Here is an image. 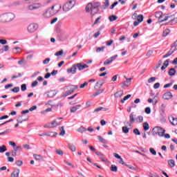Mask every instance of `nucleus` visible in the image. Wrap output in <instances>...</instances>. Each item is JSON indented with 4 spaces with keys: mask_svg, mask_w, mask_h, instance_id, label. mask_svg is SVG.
Here are the masks:
<instances>
[{
    "mask_svg": "<svg viewBox=\"0 0 177 177\" xmlns=\"http://www.w3.org/2000/svg\"><path fill=\"white\" fill-rule=\"evenodd\" d=\"M100 3L95 2V3H88L86 6V12L87 13L91 12V16H95V15H97L100 12Z\"/></svg>",
    "mask_w": 177,
    "mask_h": 177,
    "instance_id": "f257e3e1",
    "label": "nucleus"
},
{
    "mask_svg": "<svg viewBox=\"0 0 177 177\" xmlns=\"http://www.w3.org/2000/svg\"><path fill=\"white\" fill-rule=\"evenodd\" d=\"M16 16L12 12H6L0 15V22L1 23H8L12 21Z\"/></svg>",
    "mask_w": 177,
    "mask_h": 177,
    "instance_id": "f03ea898",
    "label": "nucleus"
},
{
    "mask_svg": "<svg viewBox=\"0 0 177 177\" xmlns=\"http://www.w3.org/2000/svg\"><path fill=\"white\" fill-rule=\"evenodd\" d=\"M56 15V12H55V6H53L52 7L47 8L43 13H42V17H45L46 19H48L49 17H52V16H55Z\"/></svg>",
    "mask_w": 177,
    "mask_h": 177,
    "instance_id": "7ed1b4c3",
    "label": "nucleus"
},
{
    "mask_svg": "<svg viewBox=\"0 0 177 177\" xmlns=\"http://www.w3.org/2000/svg\"><path fill=\"white\" fill-rule=\"evenodd\" d=\"M165 133V129H162L160 127H155L152 129L153 136H156V135H158V136H160L161 138V137L164 136Z\"/></svg>",
    "mask_w": 177,
    "mask_h": 177,
    "instance_id": "20e7f679",
    "label": "nucleus"
},
{
    "mask_svg": "<svg viewBox=\"0 0 177 177\" xmlns=\"http://www.w3.org/2000/svg\"><path fill=\"white\" fill-rule=\"evenodd\" d=\"M74 6H75V1H69L63 6V12H69V10H71Z\"/></svg>",
    "mask_w": 177,
    "mask_h": 177,
    "instance_id": "39448f33",
    "label": "nucleus"
},
{
    "mask_svg": "<svg viewBox=\"0 0 177 177\" xmlns=\"http://www.w3.org/2000/svg\"><path fill=\"white\" fill-rule=\"evenodd\" d=\"M66 89L68 90L66 91L65 95H64L65 97L66 96H68L71 95V93H74L77 89H78V86L77 85H69L66 86Z\"/></svg>",
    "mask_w": 177,
    "mask_h": 177,
    "instance_id": "423d86ee",
    "label": "nucleus"
},
{
    "mask_svg": "<svg viewBox=\"0 0 177 177\" xmlns=\"http://www.w3.org/2000/svg\"><path fill=\"white\" fill-rule=\"evenodd\" d=\"M167 107V104H162L161 106H160V115L163 120V121H165V117H166V114H165V109Z\"/></svg>",
    "mask_w": 177,
    "mask_h": 177,
    "instance_id": "0eeeda50",
    "label": "nucleus"
},
{
    "mask_svg": "<svg viewBox=\"0 0 177 177\" xmlns=\"http://www.w3.org/2000/svg\"><path fill=\"white\" fill-rule=\"evenodd\" d=\"M38 30V24H30L28 26V32H35L36 30Z\"/></svg>",
    "mask_w": 177,
    "mask_h": 177,
    "instance_id": "6e6552de",
    "label": "nucleus"
},
{
    "mask_svg": "<svg viewBox=\"0 0 177 177\" xmlns=\"http://www.w3.org/2000/svg\"><path fill=\"white\" fill-rule=\"evenodd\" d=\"M143 19H144L143 15H139L138 16V19H137V21H135L133 22V26H134V27H136V26H139L140 23H142V21H143Z\"/></svg>",
    "mask_w": 177,
    "mask_h": 177,
    "instance_id": "1a4fd4ad",
    "label": "nucleus"
},
{
    "mask_svg": "<svg viewBox=\"0 0 177 177\" xmlns=\"http://www.w3.org/2000/svg\"><path fill=\"white\" fill-rule=\"evenodd\" d=\"M76 67L78 68L79 71H82V70H84V68H88L89 66L84 63H78L76 64Z\"/></svg>",
    "mask_w": 177,
    "mask_h": 177,
    "instance_id": "9d476101",
    "label": "nucleus"
},
{
    "mask_svg": "<svg viewBox=\"0 0 177 177\" xmlns=\"http://www.w3.org/2000/svg\"><path fill=\"white\" fill-rule=\"evenodd\" d=\"M77 64L73 65L71 68L67 69L68 74H71V73L72 74H75L77 73Z\"/></svg>",
    "mask_w": 177,
    "mask_h": 177,
    "instance_id": "9b49d317",
    "label": "nucleus"
},
{
    "mask_svg": "<svg viewBox=\"0 0 177 177\" xmlns=\"http://www.w3.org/2000/svg\"><path fill=\"white\" fill-rule=\"evenodd\" d=\"M59 125H60V123L58 124L56 121H53L51 123L44 126V128H55Z\"/></svg>",
    "mask_w": 177,
    "mask_h": 177,
    "instance_id": "f8f14e48",
    "label": "nucleus"
},
{
    "mask_svg": "<svg viewBox=\"0 0 177 177\" xmlns=\"http://www.w3.org/2000/svg\"><path fill=\"white\" fill-rule=\"evenodd\" d=\"M173 95L172 93L171 92H167L163 95V99H165V100H169V99H172Z\"/></svg>",
    "mask_w": 177,
    "mask_h": 177,
    "instance_id": "ddd939ff",
    "label": "nucleus"
},
{
    "mask_svg": "<svg viewBox=\"0 0 177 177\" xmlns=\"http://www.w3.org/2000/svg\"><path fill=\"white\" fill-rule=\"evenodd\" d=\"M131 81H132V78H126V81L123 82L122 88H124V86H129V85H131Z\"/></svg>",
    "mask_w": 177,
    "mask_h": 177,
    "instance_id": "4468645a",
    "label": "nucleus"
},
{
    "mask_svg": "<svg viewBox=\"0 0 177 177\" xmlns=\"http://www.w3.org/2000/svg\"><path fill=\"white\" fill-rule=\"evenodd\" d=\"M169 66V59H167L164 63L163 66L161 67L162 71H164Z\"/></svg>",
    "mask_w": 177,
    "mask_h": 177,
    "instance_id": "2eb2a0df",
    "label": "nucleus"
},
{
    "mask_svg": "<svg viewBox=\"0 0 177 177\" xmlns=\"http://www.w3.org/2000/svg\"><path fill=\"white\" fill-rule=\"evenodd\" d=\"M169 120L171 124V125H177V118L174 117L169 118Z\"/></svg>",
    "mask_w": 177,
    "mask_h": 177,
    "instance_id": "dca6fc26",
    "label": "nucleus"
},
{
    "mask_svg": "<svg viewBox=\"0 0 177 177\" xmlns=\"http://www.w3.org/2000/svg\"><path fill=\"white\" fill-rule=\"evenodd\" d=\"M47 96L48 97H53L56 96V91L51 90L48 92H47Z\"/></svg>",
    "mask_w": 177,
    "mask_h": 177,
    "instance_id": "f3484780",
    "label": "nucleus"
},
{
    "mask_svg": "<svg viewBox=\"0 0 177 177\" xmlns=\"http://www.w3.org/2000/svg\"><path fill=\"white\" fill-rule=\"evenodd\" d=\"M20 174V169L15 170L12 174L10 177H19V174Z\"/></svg>",
    "mask_w": 177,
    "mask_h": 177,
    "instance_id": "a211bd4d",
    "label": "nucleus"
},
{
    "mask_svg": "<svg viewBox=\"0 0 177 177\" xmlns=\"http://www.w3.org/2000/svg\"><path fill=\"white\" fill-rule=\"evenodd\" d=\"M81 108V104H77L71 109V113H75L77 110H79V109Z\"/></svg>",
    "mask_w": 177,
    "mask_h": 177,
    "instance_id": "6ab92c4d",
    "label": "nucleus"
},
{
    "mask_svg": "<svg viewBox=\"0 0 177 177\" xmlns=\"http://www.w3.org/2000/svg\"><path fill=\"white\" fill-rule=\"evenodd\" d=\"M168 74L171 77H174V75H175V74H176V70H175V68H171L169 69Z\"/></svg>",
    "mask_w": 177,
    "mask_h": 177,
    "instance_id": "aec40b11",
    "label": "nucleus"
},
{
    "mask_svg": "<svg viewBox=\"0 0 177 177\" xmlns=\"http://www.w3.org/2000/svg\"><path fill=\"white\" fill-rule=\"evenodd\" d=\"M56 135H57V133L56 132L50 131V132L46 133V136H50V138H55Z\"/></svg>",
    "mask_w": 177,
    "mask_h": 177,
    "instance_id": "412c9836",
    "label": "nucleus"
},
{
    "mask_svg": "<svg viewBox=\"0 0 177 177\" xmlns=\"http://www.w3.org/2000/svg\"><path fill=\"white\" fill-rule=\"evenodd\" d=\"M135 117H136V115L133 114V113L130 114L129 119L131 124H133V122H135Z\"/></svg>",
    "mask_w": 177,
    "mask_h": 177,
    "instance_id": "4be33fe9",
    "label": "nucleus"
},
{
    "mask_svg": "<svg viewBox=\"0 0 177 177\" xmlns=\"http://www.w3.org/2000/svg\"><path fill=\"white\" fill-rule=\"evenodd\" d=\"M175 50H176V48H174L172 51L169 50L168 52V53L163 55V59H167V57H169V56H171V55H172V53H174V52H175Z\"/></svg>",
    "mask_w": 177,
    "mask_h": 177,
    "instance_id": "5701e85b",
    "label": "nucleus"
},
{
    "mask_svg": "<svg viewBox=\"0 0 177 177\" xmlns=\"http://www.w3.org/2000/svg\"><path fill=\"white\" fill-rule=\"evenodd\" d=\"M124 95L123 91H119L115 93V97H121Z\"/></svg>",
    "mask_w": 177,
    "mask_h": 177,
    "instance_id": "b1692460",
    "label": "nucleus"
},
{
    "mask_svg": "<svg viewBox=\"0 0 177 177\" xmlns=\"http://www.w3.org/2000/svg\"><path fill=\"white\" fill-rule=\"evenodd\" d=\"M101 110H103L104 111H107L109 109L107 108H103V107H99L94 110V113H99V111H101Z\"/></svg>",
    "mask_w": 177,
    "mask_h": 177,
    "instance_id": "393cba45",
    "label": "nucleus"
},
{
    "mask_svg": "<svg viewBox=\"0 0 177 177\" xmlns=\"http://www.w3.org/2000/svg\"><path fill=\"white\" fill-rule=\"evenodd\" d=\"M103 84H104V80H100L97 82L95 86H97V88H100L101 86H103Z\"/></svg>",
    "mask_w": 177,
    "mask_h": 177,
    "instance_id": "a878e982",
    "label": "nucleus"
},
{
    "mask_svg": "<svg viewBox=\"0 0 177 177\" xmlns=\"http://www.w3.org/2000/svg\"><path fill=\"white\" fill-rule=\"evenodd\" d=\"M143 129H144V131H149V129H150V126L149 125V123H147V122H144Z\"/></svg>",
    "mask_w": 177,
    "mask_h": 177,
    "instance_id": "bb28decb",
    "label": "nucleus"
},
{
    "mask_svg": "<svg viewBox=\"0 0 177 177\" xmlns=\"http://www.w3.org/2000/svg\"><path fill=\"white\" fill-rule=\"evenodd\" d=\"M68 148L70 149V150H71V151H76L77 150L75 145H74L73 144H68Z\"/></svg>",
    "mask_w": 177,
    "mask_h": 177,
    "instance_id": "cd10ccee",
    "label": "nucleus"
},
{
    "mask_svg": "<svg viewBox=\"0 0 177 177\" xmlns=\"http://www.w3.org/2000/svg\"><path fill=\"white\" fill-rule=\"evenodd\" d=\"M33 6H35V10L42 8V4L41 3H33Z\"/></svg>",
    "mask_w": 177,
    "mask_h": 177,
    "instance_id": "c85d7f7f",
    "label": "nucleus"
},
{
    "mask_svg": "<svg viewBox=\"0 0 177 177\" xmlns=\"http://www.w3.org/2000/svg\"><path fill=\"white\" fill-rule=\"evenodd\" d=\"M169 32H171V30H169V29H165L163 31L162 37H167V35H168L169 34Z\"/></svg>",
    "mask_w": 177,
    "mask_h": 177,
    "instance_id": "c756f323",
    "label": "nucleus"
},
{
    "mask_svg": "<svg viewBox=\"0 0 177 177\" xmlns=\"http://www.w3.org/2000/svg\"><path fill=\"white\" fill-rule=\"evenodd\" d=\"M111 171L112 172H117V171H118V168L117 167V166H115V165H112L111 166Z\"/></svg>",
    "mask_w": 177,
    "mask_h": 177,
    "instance_id": "7c9ffc66",
    "label": "nucleus"
},
{
    "mask_svg": "<svg viewBox=\"0 0 177 177\" xmlns=\"http://www.w3.org/2000/svg\"><path fill=\"white\" fill-rule=\"evenodd\" d=\"M97 139L98 140H100V142H101V143H107V140L103 138L102 136H97Z\"/></svg>",
    "mask_w": 177,
    "mask_h": 177,
    "instance_id": "2f4dec72",
    "label": "nucleus"
},
{
    "mask_svg": "<svg viewBox=\"0 0 177 177\" xmlns=\"http://www.w3.org/2000/svg\"><path fill=\"white\" fill-rule=\"evenodd\" d=\"M155 17H156L157 19H162V12H156Z\"/></svg>",
    "mask_w": 177,
    "mask_h": 177,
    "instance_id": "473e14b6",
    "label": "nucleus"
},
{
    "mask_svg": "<svg viewBox=\"0 0 177 177\" xmlns=\"http://www.w3.org/2000/svg\"><path fill=\"white\" fill-rule=\"evenodd\" d=\"M110 6V3L109 2V0H105V2H104L103 9H107Z\"/></svg>",
    "mask_w": 177,
    "mask_h": 177,
    "instance_id": "72a5a7b5",
    "label": "nucleus"
},
{
    "mask_svg": "<svg viewBox=\"0 0 177 177\" xmlns=\"http://www.w3.org/2000/svg\"><path fill=\"white\" fill-rule=\"evenodd\" d=\"M61 132L59 133L60 136H64L66 135V131L64 130V127H62L59 128Z\"/></svg>",
    "mask_w": 177,
    "mask_h": 177,
    "instance_id": "f704fd0d",
    "label": "nucleus"
},
{
    "mask_svg": "<svg viewBox=\"0 0 177 177\" xmlns=\"http://www.w3.org/2000/svg\"><path fill=\"white\" fill-rule=\"evenodd\" d=\"M131 94H129L123 97V99L121 100V103H125V100H128L129 97H131Z\"/></svg>",
    "mask_w": 177,
    "mask_h": 177,
    "instance_id": "c9c22d12",
    "label": "nucleus"
},
{
    "mask_svg": "<svg viewBox=\"0 0 177 177\" xmlns=\"http://www.w3.org/2000/svg\"><path fill=\"white\" fill-rule=\"evenodd\" d=\"M22 118H23V116H20L17 120V122H19V124H21V123L24 122V121H27V119H22Z\"/></svg>",
    "mask_w": 177,
    "mask_h": 177,
    "instance_id": "e433bc0d",
    "label": "nucleus"
},
{
    "mask_svg": "<svg viewBox=\"0 0 177 177\" xmlns=\"http://www.w3.org/2000/svg\"><path fill=\"white\" fill-rule=\"evenodd\" d=\"M136 121L138 123L143 122V116L139 115L137 118H136Z\"/></svg>",
    "mask_w": 177,
    "mask_h": 177,
    "instance_id": "4c0bfd02",
    "label": "nucleus"
},
{
    "mask_svg": "<svg viewBox=\"0 0 177 177\" xmlns=\"http://www.w3.org/2000/svg\"><path fill=\"white\" fill-rule=\"evenodd\" d=\"M8 149H6V146L5 145H1L0 146V153H5Z\"/></svg>",
    "mask_w": 177,
    "mask_h": 177,
    "instance_id": "58836bf2",
    "label": "nucleus"
},
{
    "mask_svg": "<svg viewBox=\"0 0 177 177\" xmlns=\"http://www.w3.org/2000/svg\"><path fill=\"white\" fill-rule=\"evenodd\" d=\"M109 20L111 21H115V20H117V19H118V17L115 16V15H111L109 17Z\"/></svg>",
    "mask_w": 177,
    "mask_h": 177,
    "instance_id": "ea45409f",
    "label": "nucleus"
},
{
    "mask_svg": "<svg viewBox=\"0 0 177 177\" xmlns=\"http://www.w3.org/2000/svg\"><path fill=\"white\" fill-rule=\"evenodd\" d=\"M168 164L170 167H171V168H173V167H175V160H168Z\"/></svg>",
    "mask_w": 177,
    "mask_h": 177,
    "instance_id": "a19ab883",
    "label": "nucleus"
},
{
    "mask_svg": "<svg viewBox=\"0 0 177 177\" xmlns=\"http://www.w3.org/2000/svg\"><path fill=\"white\" fill-rule=\"evenodd\" d=\"M20 91V88L19 86L14 87L12 89H11V92H14V93H17Z\"/></svg>",
    "mask_w": 177,
    "mask_h": 177,
    "instance_id": "79ce46f5",
    "label": "nucleus"
},
{
    "mask_svg": "<svg viewBox=\"0 0 177 177\" xmlns=\"http://www.w3.org/2000/svg\"><path fill=\"white\" fill-rule=\"evenodd\" d=\"M103 92H104V88L97 91L95 93L93 94V96H99V95L103 93Z\"/></svg>",
    "mask_w": 177,
    "mask_h": 177,
    "instance_id": "37998d69",
    "label": "nucleus"
},
{
    "mask_svg": "<svg viewBox=\"0 0 177 177\" xmlns=\"http://www.w3.org/2000/svg\"><path fill=\"white\" fill-rule=\"evenodd\" d=\"M78 132H80V133H82L83 132H86V129H85V127H80L78 129H77Z\"/></svg>",
    "mask_w": 177,
    "mask_h": 177,
    "instance_id": "c03bdc74",
    "label": "nucleus"
},
{
    "mask_svg": "<svg viewBox=\"0 0 177 177\" xmlns=\"http://www.w3.org/2000/svg\"><path fill=\"white\" fill-rule=\"evenodd\" d=\"M104 46H102V47H98L96 48V52L97 53H99L100 52H104Z\"/></svg>",
    "mask_w": 177,
    "mask_h": 177,
    "instance_id": "a18cd8bd",
    "label": "nucleus"
},
{
    "mask_svg": "<svg viewBox=\"0 0 177 177\" xmlns=\"http://www.w3.org/2000/svg\"><path fill=\"white\" fill-rule=\"evenodd\" d=\"M122 131L124 133H128L129 132V128L127 127H123L122 128Z\"/></svg>",
    "mask_w": 177,
    "mask_h": 177,
    "instance_id": "49530a36",
    "label": "nucleus"
},
{
    "mask_svg": "<svg viewBox=\"0 0 177 177\" xmlns=\"http://www.w3.org/2000/svg\"><path fill=\"white\" fill-rule=\"evenodd\" d=\"M33 157L35 158V160H38L39 161L42 160V156L41 155L34 154Z\"/></svg>",
    "mask_w": 177,
    "mask_h": 177,
    "instance_id": "de8ad7c7",
    "label": "nucleus"
},
{
    "mask_svg": "<svg viewBox=\"0 0 177 177\" xmlns=\"http://www.w3.org/2000/svg\"><path fill=\"white\" fill-rule=\"evenodd\" d=\"M150 153L152 154L153 156H157V152L156 150H154L153 148H150L149 149Z\"/></svg>",
    "mask_w": 177,
    "mask_h": 177,
    "instance_id": "09e8293b",
    "label": "nucleus"
},
{
    "mask_svg": "<svg viewBox=\"0 0 177 177\" xmlns=\"http://www.w3.org/2000/svg\"><path fill=\"white\" fill-rule=\"evenodd\" d=\"M10 132H12V130L8 129L5 130L4 131L0 133V135H6V133H10Z\"/></svg>",
    "mask_w": 177,
    "mask_h": 177,
    "instance_id": "8fccbe9b",
    "label": "nucleus"
},
{
    "mask_svg": "<svg viewBox=\"0 0 177 177\" xmlns=\"http://www.w3.org/2000/svg\"><path fill=\"white\" fill-rule=\"evenodd\" d=\"M26 9H28V10H35V8L34 6V4L30 5L28 6Z\"/></svg>",
    "mask_w": 177,
    "mask_h": 177,
    "instance_id": "3c124183",
    "label": "nucleus"
},
{
    "mask_svg": "<svg viewBox=\"0 0 177 177\" xmlns=\"http://www.w3.org/2000/svg\"><path fill=\"white\" fill-rule=\"evenodd\" d=\"M55 153H57L58 154V156H63V154H64L63 151H62L60 149H55Z\"/></svg>",
    "mask_w": 177,
    "mask_h": 177,
    "instance_id": "603ef678",
    "label": "nucleus"
},
{
    "mask_svg": "<svg viewBox=\"0 0 177 177\" xmlns=\"http://www.w3.org/2000/svg\"><path fill=\"white\" fill-rule=\"evenodd\" d=\"M111 61L110 59H106L104 62V66H109V64H111Z\"/></svg>",
    "mask_w": 177,
    "mask_h": 177,
    "instance_id": "864d4df0",
    "label": "nucleus"
},
{
    "mask_svg": "<svg viewBox=\"0 0 177 177\" xmlns=\"http://www.w3.org/2000/svg\"><path fill=\"white\" fill-rule=\"evenodd\" d=\"M64 51L63 50H61L57 53H55V56H62V55H63Z\"/></svg>",
    "mask_w": 177,
    "mask_h": 177,
    "instance_id": "5fc2aeb1",
    "label": "nucleus"
},
{
    "mask_svg": "<svg viewBox=\"0 0 177 177\" xmlns=\"http://www.w3.org/2000/svg\"><path fill=\"white\" fill-rule=\"evenodd\" d=\"M156 81V77H151L148 80V83L151 84V82H154Z\"/></svg>",
    "mask_w": 177,
    "mask_h": 177,
    "instance_id": "6e6d98bb",
    "label": "nucleus"
},
{
    "mask_svg": "<svg viewBox=\"0 0 177 177\" xmlns=\"http://www.w3.org/2000/svg\"><path fill=\"white\" fill-rule=\"evenodd\" d=\"M19 50H20L19 47H15V48H12V52H13V53L17 54V53H19V51H17Z\"/></svg>",
    "mask_w": 177,
    "mask_h": 177,
    "instance_id": "4d7b16f0",
    "label": "nucleus"
},
{
    "mask_svg": "<svg viewBox=\"0 0 177 177\" xmlns=\"http://www.w3.org/2000/svg\"><path fill=\"white\" fill-rule=\"evenodd\" d=\"M50 62V58H46L43 61V64H48Z\"/></svg>",
    "mask_w": 177,
    "mask_h": 177,
    "instance_id": "13d9d810",
    "label": "nucleus"
},
{
    "mask_svg": "<svg viewBox=\"0 0 177 177\" xmlns=\"http://www.w3.org/2000/svg\"><path fill=\"white\" fill-rule=\"evenodd\" d=\"M17 167H21L23 165V161L18 160L16 162Z\"/></svg>",
    "mask_w": 177,
    "mask_h": 177,
    "instance_id": "bf43d9fd",
    "label": "nucleus"
},
{
    "mask_svg": "<svg viewBox=\"0 0 177 177\" xmlns=\"http://www.w3.org/2000/svg\"><path fill=\"white\" fill-rule=\"evenodd\" d=\"M21 89L22 92H24V91H26L27 90V85L22 84L21 86Z\"/></svg>",
    "mask_w": 177,
    "mask_h": 177,
    "instance_id": "052dcab7",
    "label": "nucleus"
},
{
    "mask_svg": "<svg viewBox=\"0 0 177 177\" xmlns=\"http://www.w3.org/2000/svg\"><path fill=\"white\" fill-rule=\"evenodd\" d=\"M133 132L135 135H140V131L138 129H134Z\"/></svg>",
    "mask_w": 177,
    "mask_h": 177,
    "instance_id": "680f3d73",
    "label": "nucleus"
},
{
    "mask_svg": "<svg viewBox=\"0 0 177 177\" xmlns=\"http://www.w3.org/2000/svg\"><path fill=\"white\" fill-rule=\"evenodd\" d=\"M37 85H38V81L35 80V82H33L31 84V87L32 88H35V86H37Z\"/></svg>",
    "mask_w": 177,
    "mask_h": 177,
    "instance_id": "e2e57ef3",
    "label": "nucleus"
},
{
    "mask_svg": "<svg viewBox=\"0 0 177 177\" xmlns=\"http://www.w3.org/2000/svg\"><path fill=\"white\" fill-rule=\"evenodd\" d=\"M0 44L1 45H6V44H8V41H6V39H0Z\"/></svg>",
    "mask_w": 177,
    "mask_h": 177,
    "instance_id": "0e129e2a",
    "label": "nucleus"
},
{
    "mask_svg": "<svg viewBox=\"0 0 177 177\" xmlns=\"http://www.w3.org/2000/svg\"><path fill=\"white\" fill-rule=\"evenodd\" d=\"M145 113L147 114H150L151 113V109H150V107H147L145 109Z\"/></svg>",
    "mask_w": 177,
    "mask_h": 177,
    "instance_id": "69168bd1",
    "label": "nucleus"
},
{
    "mask_svg": "<svg viewBox=\"0 0 177 177\" xmlns=\"http://www.w3.org/2000/svg\"><path fill=\"white\" fill-rule=\"evenodd\" d=\"M138 16H139V15H138V13L134 12L133 15V16H132L133 20H136V19H137V20H138Z\"/></svg>",
    "mask_w": 177,
    "mask_h": 177,
    "instance_id": "338daca9",
    "label": "nucleus"
},
{
    "mask_svg": "<svg viewBox=\"0 0 177 177\" xmlns=\"http://www.w3.org/2000/svg\"><path fill=\"white\" fill-rule=\"evenodd\" d=\"M151 55H153V50H149L147 53V56L148 57H150L151 56Z\"/></svg>",
    "mask_w": 177,
    "mask_h": 177,
    "instance_id": "774afa93",
    "label": "nucleus"
}]
</instances>
